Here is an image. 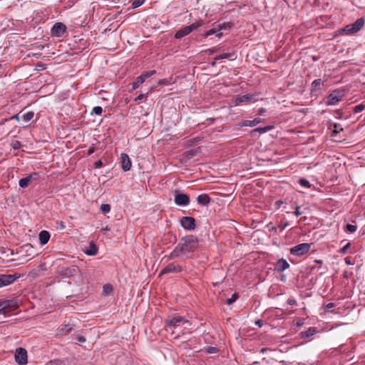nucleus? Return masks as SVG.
Instances as JSON below:
<instances>
[{
  "label": "nucleus",
  "instance_id": "nucleus-24",
  "mask_svg": "<svg viewBox=\"0 0 365 365\" xmlns=\"http://www.w3.org/2000/svg\"><path fill=\"white\" fill-rule=\"evenodd\" d=\"M50 233L46 230H42L38 235L39 241L41 245H46L50 239Z\"/></svg>",
  "mask_w": 365,
  "mask_h": 365
},
{
  "label": "nucleus",
  "instance_id": "nucleus-49",
  "mask_svg": "<svg viewBox=\"0 0 365 365\" xmlns=\"http://www.w3.org/2000/svg\"><path fill=\"white\" fill-rule=\"evenodd\" d=\"M12 146H13V148H14V149H19L20 148V146H21V143L19 141H17V140L14 141L13 143Z\"/></svg>",
  "mask_w": 365,
  "mask_h": 365
},
{
  "label": "nucleus",
  "instance_id": "nucleus-14",
  "mask_svg": "<svg viewBox=\"0 0 365 365\" xmlns=\"http://www.w3.org/2000/svg\"><path fill=\"white\" fill-rule=\"evenodd\" d=\"M17 302L14 299H6L0 301V312L12 310L17 307Z\"/></svg>",
  "mask_w": 365,
  "mask_h": 365
},
{
  "label": "nucleus",
  "instance_id": "nucleus-46",
  "mask_svg": "<svg viewBox=\"0 0 365 365\" xmlns=\"http://www.w3.org/2000/svg\"><path fill=\"white\" fill-rule=\"evenodd\" d=\"M287 304H289L290 306H294L297 304V301L295 300L294 298L290 297L287 300Z\"/></svg>",
  "mask_w": 365,
  "mask_h": 365
},
{
  "label": "nucleus",
  "instance_id": "nucleus-55",
  "mask_svg": "<svg viewBox=\"0 0 365 365\" xmlns=\"http://www.w3.org/2000/svg\"><path fill=\"white\" fill-rule=\"evenodd\" d=\"M78 341L81 343H83L86 341V339L83 336H78Z\"/></svg>",
  "mask_w": 365,
  "mask_h": 365
},
{
  "label": "nucleus",
  "instance_id": "nucleus-5",
  "mask_svg": "<svg viewBox=\"0 0 365 365\" xmlns=\"http://www.w3.org/2000/svg\"><path fill=\"white\" fill-rule=\"evenodd\" d=\"M191 325V322L185 317L180 315H175L170 320L167 321L165 326L168 329H176L182 325Z\"/></svg>",
  "mask_w": 365,
  "mask_h": 365
},
{
  "label": "nucleus",
  "instance_id": "nucleus-34",
  "mask_svg": "<svg viewBox=\"0 0 365 365\" xmlns=\"http://www.w3.org/2000/svg\"><path fill=\"white\" fill-rule=\"evenodd\" d=\"M100 210L103 214H107L110 211V205L108 204H103L100 207Z\"/></svg>",
  "mask_w": 365,
  "mask_h": 365
},
{
  "label": "nucleus",
  "instance_id": "nucleus-48",
  "mask_svg": "<svg viewBox=\"0 0 365 365\" xmlns=\"http://www.w3.org/2000/svg\"><path fill=\"white\" fill-rule=\"evenodd\" d=\"M103 166V162L99 160H97L96 162H95L94 163V167L95 168H100Z\"/></svg>",
  "mask_w": 365,
  "mask_h": 365
},
{
  "label": "nucleus",
  "instance_id": "nucleus-17",
  "mask_svg": "<svg viewBox=\"0 0 365 365\" xmlns=\"http://www.w3.org/2000/svg\"><path fill=\"white\" fill-rule=\"evenodd\" d=\"M183 255L182 250L177 245L174 250L168 255L163 257V259L168 261L175 259V258L180 257Z\"/></svg>",
  "mask_w": 365,
  "mask_h": 365
},
{
  "label": "nucleus",
  "instance_id": "nucleus-33",
  "mask_svg": "<svg viewBox=\"0 0 365 365\" xmlns=\"http://www.w3.org/2000/svg\"><path fill=\"white\" fill-rule=\"evenodd\" d=\"M155 73V71L152 70V71H146V72L143 73L140 76L143 77V79L144 81H145L147 78L151 77Z\"/></svg>",
  "mask_w": 365,
  "mask_h": 365
},
{
  "label": "nucleus",
  "instance_id": "nucleus-3",
  "mask_svg": "<svg viewBox=\"0 0 365 365\" xmlns=\"http://www.w3.org/2000/svg\"><path fill=\"white\" fill-rule=\"evenodd\" d=\"M365 19L364 17L357 19L353 24L344 26L341 32L346 35H351L359 31L364 26Z\"/></svg>",
  "mask_w": 365,
  "mask_h": 365
},
{
  "label": "nucleus",
  "instance_id": "nucleus-64",
  "mask_svg": "<svg viewBox=\"0 0 365 365\" xmlns=\"http://www.w3.org/2000/svg\"><path fill=\"white\" fill-rule=\"evenodd\" d=\"M0 68H1V64H0Z\"/></svg>",
  "mask_w": 365,
  "mask_h": 365
},
{
  "label": "nucleus",
  "instance_id": "nucleus-2",
  "mask_svg": "<svg viewBox=\"0 0 365 365\" xmlns=\"http://www.w3.org/2000/svg\"><path fill=\"white\" fill-rule=\"evenodd\" d=\"M180 249L184 254L193 252L197 246V240L193 236H190L183 239V242L178 244Z\"/></svg>",
  "mask_w": 365,
  "mask_h": 365
},
{
  "label": "nucleus",
  "instance_id": "nucleus-47",
  "mask_svg": "<svg viewBox=\"0 0 365 365\" xmlns=\"http://www.w3.org/2000/svg\"><path fill=\"white\" fill-rule=\"evenodd\" d=\"M96 150V148L93 144L88 150V155H92Z\"/></svg>",
  "mask_w": 365,
  "mask_h": 365
},
{
  "label": "nucleus",
  "instance_id": "nucleus-42",
  "mask_svg": "<svg viewBox=\"0 0 365 365\" xmlns=\"http://www.w3.org/2000/svg\"><path fill=\"white\" fill-rule=\"evenodd\" d=\"M351 247V243H346L342 248L339 250V253L346 254L347 252L348 249Z\"/></svg>",
  "mask_w": 365,
  "mask_h": 365
},
{
  "label": "nucleus",
  "instance_id": "nucleus-6",
  "mask_svg": "<svg viewBox=\"0 0 365 365\" xmlns=\"http://www.w3.org/2000/svg\"><path fill=\"white\" fill-rule=\"evenodd\" d=\"M326 125L327 126V129L330 133V135L335 141H341L343 138L339 137L337 139V136L341 131H343L344 129L341 125L339 123H332L330 120L327 121Z\"/></svg>",
  "mask_w": 365,
  "mask_h": 365
},
{
  "label": "nucleus",
  "instance_id": "nucleus-38",
  "mask_svg": "<svg viewBox=\"0 0 365 365\" xmlns=\"http://www.w3.org/2000/svg\"><path fill=\"white\" fill-rule=\"evenodd\" d=\"M145 2V0H134L132 3V8L136 9L143 5Z\"/></svg>",
  "mask_w": 365,
  "mask_h": 365
},
{
  "label": "nucleus",
  "instance_id": "nucleus-39",
  "mask_svg": "<svg viewBox=\"0 0 365 365\" xmlns=\"http://www.w3.org/2000/svg\"><path fill=\"white\" fill-rule=\"evenodd\" d=\"M364 108H365V106L364 104L361 103V104H359V105H356V106H354V108H353V111H354V113H357L362 111Z\"/></svg>",
  "mask_w": 365,
  "mask_h": 365
},
{
  "label": "nucleus",
  "instance_id": "nucleus-57",
  "mask_svg": "<svg viewBox=\"0 0 365 365\" xmlns=\"http://www.w3.org/2000/svg\"><path fill=\"white\" fill-rule=\"evenodd\" d=\"M10 119H15L16 120H19V114H15Z\"/></svg>",
  "mask_w": 365,
  "mask_h": 365
},
{
  "label": "nucleus",
  "instance_id": "nucleus-27",
  "mask_svg": "<svg viewBox=\"0 0 365 365\" xmlns=\"http://www.w3.org/2000/svg\"><path fill=\"white\" fill-rule=\"evenodd\" d=\"M73 329V327L71 324L61 325L57 329L58 334L63 335L70 332Z\"/></svg>",
  "mask_w": 365,
  "mask_h": 365
},
{
  "label": "nucleus",
  "instance_id": "nucleus-51",
  "mask_svg": "<svg viewBox=\"0 0 365 365\" xmlns=\"http://www.w3.org/2000/svg\"><path fill=\"white\" fill-rule=\"evenodd\" d=\"M293 214L296 216H299L302 215V212L300 211V207H297L296 210L293 212Z\"/></svg>",
  "mask_w": 365,
  "mask_h": 365
},
{
  "label": "nucleus",
  "instance_id": "nucleus-21",
  "mask_svg": "<svg viewBox=\"0 0 365 365\" xmlns=\"http://www.w3.org/2000/svg\"><path fill=\"white\" fill-rule=\"evenodd\" d=\"M261 122H262V119H261L260 118H255L254 120H245L242 121L240 125L246 127H255Z\"/></svg>",
  "mask_w": 365,
  "mask_h": 365
},
{
  "label": "nucleus",
  "instance_id": "nucleus-23",
  "mask_svg": "<svg viewBox=\"0 0 365 365\" xmlns=\"http://www.w3.org/2000/svg\"><path fill=\"white\" fill-rule=\"evenodd\" d=\"M237 57V55L235 52L231 53H225L220 55H218L215 57V61L218 60H223V59H230V60H234Z\"/></svg>",
  "mask_w": 365,
  "mask_h": 365
},
{
  "label": "nucleus",
  "instance_id": "nucleus-31",
  "mask_svg": "<svg viewBox=\"0 0 365 365\" xmlns=\"http://www.w3.org/2000/svg\"><path fill=\"white\" fill-rule=\"evenodd\" d=\"M34 116V113L32 111L27 112L23 115V120L26 123L29 122Z\"/></svg>",
  "mask_w": 365,
  "mask_h": 365
},
{
  "label": "nucleus",
  "instance_id": "nucleus-20",
  "mask_svg": "<svg viewBox=\"0 0 365 365\" xmlns=\"http://www.w3.org/2000/svg\"><path fill=\"white\" fill-rule=\"evenodd\" d=\"M289 263L287 262V260L284 259H279L277 263H276V265H275V269L278 272H283L284 271L285 269H287V268H289Z\"/></svg>",
  "mask_w": 365,
  "mask_h": 365
},
{
  "label": "nucleus",
  "instance_id": "nucleus-10",
  "mask_svg": "<svg viewBox=\"0 0 365 365\" xmlns=\"http://www.w3.org/2000/svg\"><path fill=\"white\" fill-rule=\"evenodd\" d=\"M343 96V90H334L327 96V99L325 103L327 105H335L341 100Z\"/></svg>",
  "mask_w": 365,
  "mask_h": 365
},
{
  "label": "nucleus",
  "instance_id": "nucleus-29",
  "mask_svg": "<svg viewBox=\"0 0 365 365\" xmlns=\"http://www.w3.org/2000/svg\"><path fill=\"white\" fill-rule=\"evenodd\" d=\"M317 331V329L315 327H309L308 330L306 331L302 332V337L304 339L309 338L312 336H313Z\"/></svg>",
  "mask_w": 365,
  "mask_h": 365
},
{
  "label": "nucleus",
  "instance_id": "nucleus-25",
  "mask_svg": "<svg viewBox=\"0 0 365 365\" xmlns=\"http://www.w3.org/2000/svg\"><path fill=\"white\" fill-rule=\"evenodd\" d=\"M33 175H29L26 178H23L19 180V185L21 188H26L28 187L30 182L33 180Z\"/></svg>",
  "mask_w": 365,
  "mask_h": 365
},
{
  "label": "nucleus",
  "instance_id": "nucleus-1",
  "mask_svg": "<svg viewBox=\"0 0 365 365\" xmlns=\"http://www.w3.org/2000/svg\"><path fill=\"white\" fill-rule=\"evenodd\" d=\"M58 273L64 278L71 279V281L68 282L69 284L73 282L76 284H79L82 281L81 271L76 266L63 267L59 270Z\"/></svg>",
  "mask_w": 365,
  "mask_h": 365
},
{
  "label": "nucleus",
  "instance_id": "nucleus-4",
  "mask_svg": "<svg viewBox=\"0 0 365 365\" xmlns=\"http://www.w3.org/2000/svg\"><path fill=\"white\" fill-rule=\"evenodd\" d=\"M204 25L203 20H199L189 26H186L180 30L177 31L175 34V38L177 39L181 38L188 34H190L192 31L197 29V28Z\"/></svg>",
  "mask_w": 365,
  "mask_h": 365
},
{
  "label": "nucleus",
  "instance_id": "nucleus-9",
  "mask_svg": "<svg viewBox=\"0 0 365 365\" xmlns=\"http://www.w3.org/2000/svg\"><path fill=\"white\" fill-rule=\"evenodd\" d=\"M183 270L182 266L178 262L167 264L160 272V276L170 273H180Z\"/></svg>",
  "mask_w": 365,
  "mask_h": 365
},
{
  "label": "nucleus",
  "instance_id": "nucleus-44",
  "mask_svg": "<svg viewBox=\"0 0 365 365\" xmlns=\"http://www.w3.org/2000/svg\"><path fill=\"white\" fill-rule=\"evenodd\" d=\"M217 351H218L217 348L215 347V346H208L207 348V352L208 354H215L217 352Z\"/></svg>",
  "mask_w": 365,
  "mask_h": 365
},
{
  "label": "nucleus",
  "instance_id": "nucleus-16",
  "mask_svg": "<svg viewBox=\"0 0 365 365\" xmlns=\"http://www.w3.org/2000/svg\"><path fill=\"white\" fill-rule=\"evenodd\" d=\"M17 277L12 274H0V287L12 284Z\"/></svg>",
  "mask_w": 365,
  "mask_h": 365
},
{
  "label": "nucleus",
  "instance_id": "nucleus-40",
  "mask_svg": "<svg viewBox=\"0 0 365 365\" xmlns=\"http://www.w3.org/2000/svg\"><path fill=\"white\" fill-rule=\"evenodd\" d=\"M112 291V286L110 284H105L103 287V292L105 294H109Z\"/></svg>",
  "mask_w": 365,
  "mask_h": 365
},
{
  "label": "nucleus",
  "instance_id": "nucleus-30",
  "mask_svg": "<svg viewBox=\"0 0 365 365\" xmlns=\"http://www.w3.org/2000/svg\"><path fill=\"white\" fill-rule=\"evenodd\" d=\"M144 80L143 79V77H140V76H138L135 81L132 83V88L133 89L135 90L138 88L141 84L144 83Z\"/></svg>",
  "mask_w": 365,
  "mask_h": 365
},
{
  "label": "nucleus",
  "instance_id": "nucleus-58",
  "mask_svg": "<svg viewBox=\"0 0 365 365\" xmlns=\"http://www.w3.org/2000/svg\"><path fill=\"white\" fill-rule=\"evenodd\" d=\"M8 120H9V119H8V118H5V119L1 120L0 121V125H4V123H5L6 121H8Z\"/></svg>",
  "mask_w": 365,
  "mask_h": 365
},
{
  "label": "nucleus",
  "instance_id": "nucleus-53",
  "mask_svg": "<svg viewBox=\"0 0 365 365\" xmlns=\"http://www.w3.org/2000/svg\"><path fill=\"white\" fill-rule=\"evenodd\" d=\"M255 324L261 328L263 326L264 322L262 319H258L255 322Z\"/></svg>",
  "mask_w": 365,
  "mask_h": 365
},
{
  "label": "nucleus",
  "instance_id": "nucleus-35",
  "mask_svg": "<svg viewBox=\"0 0 365 365\" xmlns=\"http://www.w3.org/2000/svg\"><path fill=\"white\" fill-rule=\"evenodd\" d=\"M299 184L301 186H302V187H306V188H309V187H311V184H310V182H309L307 180H306V179H304V178H300V179L299 180Z\"/></svg>",
  "mask_w": 365,
  "mask_h": 365
},
{
  "label": "nucleus",
  "instance_id": "nucleus-63",
  "mask_svg": "<svg viewBox=\"0 0 365 365\" xmlns=\"http://www.w3.org/2000/svg\"><path fill=\"white\" fill-rule=\"evenodd\" d=\"M211 64H212V66H215L216 65V62H215V61H214V62H212Z\"/></svg>",
  "mask_w": 365,
  "mask_h": 365
},
{
  "label": "nucleus",
  "instance_id": "nucleus-60",
  "mask_svg": "<svg viewBox=\"0 0 365 365\" xmlns=\"http://www.w3.org/2000/svg\"><path fill=\"white\" fill-rule=\"evenodd\" d=\"M215 35L217 37L220 38L222 36V34L218 31L215 34Z\"/></svg>",
  "mask_w": 365,
  "mask_h": 365
},
{
  "label": "nucleus",
  "instance_id": "nucleus-28",
  "mask_svg": "<svg viewBox=\"0 0 365 365\" xmlns=\"http://www.w3.org/2000/svg\"><path fill=\"white\" fill-rule=\"evenodd\" d=\"M225 28V24H220L217 28H213L212 29L208 30L204 34L205 37H207L209 36L215 34L217 32L224 29Z\"/></svg>",
  "mask_w": 365,
  "mask_h": 365
},
{
  "label": "nucleus",
  "instance_id": "nucleus-32",
  "mask_svg": "<svg viewBox=\"0 0 365 365\" xmlns=\"http://www.w3.org/2000/svg\"><path fill=\"white\" fill-rule=\"evenodd\" d=\"M103 113V108L101 106H95L93 108L91 113V115H101Z\"/></svg>",
  "mask_w": 365,
  "mask_h": 365
},
{
  "label": "nucleus",
  "instance_id": "nucleus-19",
  "mask_svg": "<svg viewBox=\"0 0 365 365\" xmlns=\"http://www.w3.org/2000/svg\"><path fill=\"white\" fill-rule=\"evenodd\" d=\"M211 198L207 194H200L197 197V202L199 205L202 206H207L210 204Z\"/></svg>",
  "mask_w": 365,
  "mask_h": 365
},
{
  "label": "nucleus",
  "instance_id": "nucleus-41",
  "mask_svg": "<svg viewBox=\"0 0 365 365\" xmlns=\"http://www.w3.org/2000/svg\"><path fill=\"white\" fill-rule=\"evenodd\" d=\"M219 51H220L219 47H213V48L207 49L205 51V53H207L208 55H212L216 52H218Z\"/></svg>",
  "mask_w": 365,
  "mask_h": 365
},
{
  "label": "nucleus",
  "instance_id": "nucleus-26",
  "mask_svg": "<svg viewBox=\"0 0 365 365\" xmlns=\"http://www.w3.org/2000/svg\"><path fill=\"white\" fill-rule=\"evenodd\" d=\"M85 253L89 256H94L98 253V247L93 242L89 244V248L85 251Z\"/></svg>",
  "mask_w": 365,
  "mask_h": 365
},
{
  "label": "nucleus",
  "instance_id": "nucleus-13",
  "mask_svg": "<svg viewBox=\"0 0 365 365\" xmlns=\"http://www.w3.org/2000/svg\"><path fill=\"white\" fill-rule=\"evenodd\" d=\"M180 225L187 230H193L195 228V220L192 217H182L180 220Z\"/></svg>",
  "mask_w": 365,
  "mask_h": 365
},
{
  "label": "nucleus",
  "instance_id": "nucleus-22",
  "mask_svg": "<svg viewBox=\"0 0 365 365\" xmlns=\"http://www.w3.org/2000/svg\"><path fill=\"white\" fill-rule=\"evenodd\" d=\"M273 128H274L273 125H267L264 127H259V128H257L251 130L250 134H251V135L254 136L257 133L259 134L265 133L267 132L272 130Z\"/></svg>",
  "mask_w": 365,
  "mask_h": 365
},
{
  "label": "nucleus",
  "instance_id": "nucleus-45",
  "mask_svg": "<svg viewBox=\"0 0 365 365\" xmlns=\"http://www.w3.org/2000/svg\"><path fill=\"white\" fill-rule=\"evenodd\" d=\"M345 263L347 265H353L354 264L355 262L351 259V257H347L344 259Z\"/></svg>",
  "mask_w": 365,
  "mask_h": 365
},
{
  "label": "nucleus",
  "instance_id": "nucleus-37",
  "mask_svg": "<svg viewBox=\"0 0 365 365\" xmlns=\"http://www.w3.org/2000/svg\"><path fill=\"white\" fill-rule=\"evenodd\" d=\"M356 229H357L356 225H354L352 224H347L346 226L345 230L350 233H353V232H356Z\"/></svg>",
  "mask_w": 365,
  "mask_h": 365
},
{
  "label": "nucleus",
  "instance_id": "nucleus-8",
  "mask_svg": "<svg viewBox=\"0 0 365 365\" xmlns=\"http://www.w3.org/2000/svg\"><path fill=\"white\" fill-rule=\"evenodd\" d=\"M67 30L66 26L61 22L56 23L51 29V36L53 37L61 38L64 36Z\"/></svg>",
  "mask_w": 365,
  "mask_h": 365
},
{
  "label": "nucleus",
  "instance_id": "nucleus-61",
  "mask_svg": "<svg viewBox=\"0 0 365 365\" xmlns=\"http://www.w3.org/2000/svg\"><path fill=\"white\" fill-rule=\"evenodd\" d=\"M60 227L61 229H64L65 228V225H64V224L62 222L60 223Z\"/></svg>",
  "mask_w": 365,
  "mask_h": 365
},
{
  "label": "nucleus",
  "instance_id": "nucleus-11",
  "mask_svg": "<svg viewBox=\"0 0 365 365\" xmlns=\"http://www.w3.org/2000/svg\"><path fill=\"white\" fill-rule=\"evenodd\" d=\"M27 351L25 349L19 347L16 349L15 361L19 365H26L28 362Z\"/></svg>",
  "mask_w": 365,
  "mask_h": 365
},
{
  "label": "nucleus",
  "instance_id": "nucleus-15",
  "mask_svg": "<svg viewBox=\"0 0 365 365\" xmlns=\"http://www.w3.org/2000/svg\"><path fill=\"white\" fill-rule=\"evenodd\" d=\"M253 98H254L253 95H249V94L242 95V96L237 95L235 98L233 104L235 106H240L242 103L247 104L252 101Z\"/></svg>",
  "mask_w": 365,
  "mask_h": 365
},
{
  "label": "nucleus",
  "instance_id": "nucleus-12",
  "mask_svg": "<svg viewBox=\"0 0 365 365\" xmlns=\"http://www.w3.org/2000/svg\"><path fill=\"white\" fill-rule=\"evenodd\" d=\"M174 202L178 206L185 207L190 204V197L186 194L176 191L175 193Z\"/></svg>",
  "mask_w": 365,
  "mask_h": 365
},
{
  "label": "nucleus",
  "instance_id": "nucleus-50",
  "mask_svg": "<svg viewBox=\"0 0 365 365\" xmlns=\"http://www.w3.org/2000/svg\"><path fill=\"white\" fill-rule=\"evenodd\" d=\"M146 98L145 94H140L138 97L135 98V101L137 102L138 101L143 100Z\"/></svg>",
  "mask_w": 365,
  "mask_h": 365
},
{
  "label": "nucleus",
  "instance_id": "nucleus-62",
  "mask_svg": "<svg viewBox=\"0 0 365 365\" xmlns=\"http://www.w3.org/2000/svg\"><path fill=\"white\" fill-rule=\"evenodd\" d=\"M344 277H346V278H347V277H347L346 272H344Z\"/></svg>",
  "mask_w": 365,
  "mask_h": 365
},
{
  "label": "nucleus",
  "instance_id": "nucleus-54",
  "mask_svg": "<svg viewBox=\"0 0 365 365\" xmlns=\"http://www.w3.org/2000/svg\"><path fill=\"white\" fill-rule=\"evenodd\" d=\"M319 85V79H316L314 80L313 82H312V86L314 88H317V86Z\"/></svg>",
  "mask_w": 365,
  "mask_h": 365
},
{
  "label": "nucleus",
  "instance_id": "nucleus-7",
  "mask_svg": "<svg viewBox=\"0 0 365 365\" xmlns=\"http://www.w3.org/2000/svg\"><path fill=\"white\" fill-rule=\"evenodd\" d=\"M311 247V244L302 243L290 248V254L297 257H301L307 254Z\"/></svg>",
  "mask_w": 365,
  "mask_h": 365
},
{
  "label": "nucleus",
  "instance_id": "nucleus-36",
  "mask_svg": "<svg viewBox=\"0 0 365 365\" xmlns=\"http://www.w3.org/2000/svg\"><path fill=\"white\" fill-rule=\"evenodd\" d=\"M238 298V294L237 293H234L232 297L227 299L226 304L227 305H231L234 303Z\"/></svg>",
  "mask_w": 365,
  "mask_h": 365
},
{
  "label": "nucleus",
  "instance_id": "nucleus-56",
  "mask_svg": "<svg viewBox=\"0 0 365 365\" xmlns=\"http://www.w3.org/2000/svg\"><path fill=\"white\" fill-rule=\"evenodd\" d=\"M265 111H266V110L264 108H261L258 110V114L262 115Z\"/></svg>",
  "mask_w": 365,
  "mask_h": 365
},
{
  "label": "nucleus",
  "instance_id": "nucleus-52",
  "mask_svg": "<svg viewBox=\"0 0 365 365\" xmlns=\"http://www.w3.org/2000/svg\"><path fill=\"white\" fill-rule=\"evenodd\" d=\"M0 251L1 253H5L7 251L9 252L11 255H13V252L10 249L1 247L0 248Z\"/></svg>",
  "mask_w": 365,
  "mask_h": 365
},
{
  "label": "nucleus",
  "instance_id": "nucleus-59",
  "mask_svg": "<svg viewBox=\"0 0 365 365\" xmlns=\"http://www.w3.org/2000/svg\"><path fill=\"white\" fill-rule=\"evenodd\" d=\"M267 351V348H262L260 349L259 352L262 353V354H264L266 353Z\"/></svg>",
  "mask_w": 365,
  "mask_h": 365
},
{
  "label": "nucleus",
  "instance_id": "nucleus-43",
  "mask_svg": "<svg viewBox=\"0 0 365 365\" xmlns=\"http://www.w3.org/2000/svg\"><path fill=\"white\" fill-rule=\"evenodd\" d=\"M336 304L333 302H329L325 305H324V309L325 312H329V310L333 307H334Z\"/></svg>",
  "mask_w": 365,
  "mask_h": 365
},
{
  "label": "nucleus",
  "instance_id": "nucleus-18",
  "mask_svg": "<svg viewBox=\"0 0 365 365\" xmlns=\"http://www.w3.org/2000/svg\"><path fill=\"white\" fill-rule=\"evenodd\" d=\"M120 163L122 169L124 171H128L131 168V161L129 156L126 153H121Z\"/></svg>",
  "mask_w": 365,
  "mask_h": 365
}]
</instances>
